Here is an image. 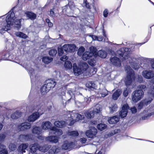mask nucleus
<instances>
[{"label":"nucleus","mask_w":154,"mask_h":154,"mask_svg":"<svg viewBox=\"0 0 154 154\" xmlns=\"http://www.w3.org/2000/svg\"><path fill=\"white\" fill-rule=\"evenodd\" d=\"M122 91L120 89H118L113 94L112 98L114 100H116L120 94H121Z\"/></svg>","instance_id":"24"},{"label":"nucleus","mask_w":154,"mask_h":154,"mask_svg":"<svg viewBox=\"0 0 154 154\" xmlns=\"http://www.w3.org/2000/svg\"><path fill=\"white\" fill-rule=\"evenodd\" d=\"M99 93L101 95V96H99V97H104L108 95V91L106 89H103L101 90H100L99 91Z\"/></svg>","instance_id":"34"},{"label":"nucleus","mask_w":154,"mask_h":154,"mask_svg":"<svg viewBox=\"0 0 154 154\" xmlns=\"http://www.w3.org/2000/svg\"><path fill=\"white\" fill-rule=\"evenodd\" d=\"M3 147V149L0 150V154H8V151L4 146H1Z\"/></svg>","instance_id":"49"},{"label":"nucleus","mask_w":154,"mask_h":154,"mask_svg":"<svg viewBox=\"0 0 154 154\" xmlns=\"http://www.w3.org/2000/svg\"><path fill=\"white\" fill-rule=\"evenodd\" d=\"M58 137L55 136H50L47 137L45 138L46 140L55 143L58 142Z\"/></svg>","instance_id":"19"},{"label":"nucleus","mask_w":154,"mask_h":154,"mask_svg":"<svg viewBox=\"0 0 154 154\" xmlns=\"http://www.w3.org/2000/svg\"><path fill=\"white\" fill-rule=\"evenodd\" d=\"M97 133V129L93 127L90 130H88L86 132V135L88 138H93L95 137Z\"/></svg>","instance_id":"8"},{"label":"nucleus","mask_w":154,"mask_h":154,"mask_svg":"<svg viewBox=\"0 0 154 154\" xmlns=\"http://www.w3.org/2000/svg\"><path fill=\"white\" fill-rule=\"evenodd\" d=\"M28 145L25 143H23L19 146L18 147L19 151L21 153H23L25 152V149L27 148Z\"/></svg>","instance_id":"22"},{"label":"nucleus","mask_w":154,"mask_h":154,"mask_svg":"<svg viewBox=\"0 0 154 154\" xmlns=\"http://www.w3.org/2000/svg\"><path fill=\"white\" fill-rule=\"evenodd\" d=\"M118 108L117 106L115 103H112L111 104L110 106L109 107L110 109V112L112 113L113 112L116 111Z\"/></svg>","instance_id":"37"},{"label":"nucleus","mask_w":154,"mask_h":154,"mask_svg":"<svg viewBox=\"0 0 154 154\" xmlns=\"http://www.w3.org/2000/svg\"><path fill=\"white\" fill-rule=\"evenodd\" d=\"M102 108L101 105L99 104L96 105L94 109L92 110L94 112V114H96L99 112L101 110Z\"/></svg>","instance_id":"33"},{"label":"nucleus","mask_w":154,"mask_h":154,"mask_svg":"<svg viewBox=\"0 0 154 154\" xmlns=\"http://www.w3.org/2000/svg\"><path fill=\"white\" fill-rule=\"evenodd\" d=\"M76 46L73 44H65L63 46V49L66 52H72L75 48Z\"/></svg>","instance_id":"7"},{"label":"nucleus","mask_w":154,"mask_h":154,"mask_svg":"<svg viewBox=\"0 0 154 154\" xmlns=\"http://www.w3.org/2000/svg\"><path fill=\"white\" fill-rule=\"evenodd\" d=\"M74 143L72 142L69 143L67 141H65L62 146V148L64 150L72 148L73 147Z\"/></svg>","instance_id":"15"},{"label":"nucleus","mask_w":154,"mask_h":154,"mask_svg":"<svg viewBox=\"0 0 154 154\" xmlns=\"http://www.w3.org/2000/svg\"><path fill=\"white\" fill-rule=\"evenodd\" d=\"M21 116V113L17 112L14 113L11 115V118L13 119H15Z\"/></svg>","instance_id":"46"},{"label":"nucleus","mask_w":154,"mask_h":154,"mask_svg":"<svg viewBox=\"0 0 154 154\" xmlns=\"http://www.w3.org/2000/svg\"><path fill=\"white\" fill-rule=\"evenodd\" d=\"M50 15L51 16H55L54 13L52 10H51L50 11Z\"/></svg>","instance_id":"63"},{"label":"nucleus","mask_w":154,"mask_h":154,"mask_svg":"<svg viewBox=\"0 0 154 154\" xmlns=\"http://www.w3.org/2000/svg\"><path fill=\"white\" fill-rule=\"evenodd\" d=\"M38 146L37 143L34 144L31 146L30 148V150L32 153H34L38 149Z\"/></svg>","instance_id":"35"},{"label":"nucleus","mask_w":154,"mask_h":154,"mask_svg":"<svg viewBox=\"0 0 154 154\" xmlns=\"http://www.w3.org/2000/svg\"><path fill=\"white\" fill-rule=\"evenodd\" d=\"M52 124L51 122L49 121H44L43 122L41 126V129L43 130H47L50 129L51 131Z\"/></svg>","instance_id":"10"},{"label":"nucleus","mask_w":154,"mask_h":154,"mask_svg":"<svg viewBox=\"0 0 154 154\" xmlns=\"http://www.w3.org/2000/svg\"><path fill=\"white\" fill-rule=\"evenodd\" d=\"M138 90L134 91L131 95L132 100L134 103L140 100L143 96L144 91L146 89V86L140 85L137 86Z\"/></svg>","instance_id":"2"},{"label":"nucleus","mask_w":154,"mask_h":154,"mask_svg":"<svg viewBox=\"0 0 154 154\" xmlns=\"http://www.w3.org/2000/svg\"><path fill=\"white\" fill-rule=\"evenodd\" d=\"M66 124V122L62 121H56L54 123L55 126L60 128H62L64 127Z\"/></svg>","instance_id":"20"},{"label":"nucleus","mask_w":154,"mask_h":154,"mask_svg":"<svg viewBox=\"0 0 154 154\" xmlns=\"http://www.w3.org/2000/svg\"><path fill=\"white\" fill-rule=\"evenodd\" d=\"M131 110L132 112V113H135L137 111V110L136 107H133L131 109Z\"/></svg>","instance_id":"58"},{"label":"nucleus","mask_w":154,"mask_h":154,"mask_svg":"<svg viewBox=\"0 0 154 154\" xmlns=\"http://www.w3.org/2000/svg\"><path fill=\"white\" fill-rule=\"evenodd\" d=\"M16 19L14 13L9 12L7 14L6 18V22L2 23L0 26V33H4L5 31L10 29L14 23V26L20 28L21 26L20 19Z\"/></svg>","instance_id":"1"},{"label":"nucleus","mask_w":154,"mask_h":154,"mask_svg":"<svg viewBox=\"0 0 154 154\" xmlns=\"http://www.w3.org/2000/svg\"><path fill=\"white\" fill-rule=\"evenodd\" d=\"M96 56H93L91 57L92 58L90 60L88 61L89 64L91 66H94L95 65L96 63Z\"/></svg>","instance_id":"43"},{"label":"nucleus","mask_w":154,"mask_h":154,"mask_svg":"<svg viewBox=\"0 0 154 154\" xmlns=\"http://www.w3.org/2000/svg\"><path fill=\"white\" fill-rule=\"evenodd\" d=\"M144 116L142 117V119H146L152 115H154V107H149L143 111Z\"/></svg>","instance_id":"6"},{"label":"nucleus","mask_w":154,"mask_h":154,"mask_svg":"<svg viewBox=\"0 0 154 154\" xmlns=\"http://www.w3.org/2000/svg\"><path fill=\"white\" fill-rule=\"evenodd\" d=\"M152 100V98H149L148 99H146L143 100L139 104L138 109H141L142 108L144 104L147 105L150 103Z\"/></svg>","instance_id":"17"},{"label":"nucleus","mask_w":154,"mask_h":154,"mask_svg":"<svg viewBox=\"0 0 154 154\" xmlns=\"http://www.w3.org/2000/svg\"><path fill=\"white\" fill-rule=\"evenodd\" d=\"M41 91L42 94L44 95L48 92L50 90L48 89L45 84L43 85L40 89Z\"/></svg>","instance_id":"40"},{"label":"nucleus","mask_w":154,"mask_h":154,"mask_svg":"<svg viewBox=\"0 0 154 154\" xmlns=\"http://www.w3.org/2000/svg\"><path fill=\"white\" fill-rule=\"evenodd\" d=\"M110 62L113 65L117 67H120L121 65L120 60L116 57L110 58Z\"/></svg>","instance_id":"13"},{"label":"nucleus","mask_w":154,"mask_h":154,"mask_svg":"<svg viewBox=\"0 0 154 154\" xmlns=\"http://www.w3.org/2000/svg\"><path fill=\"white\" fill-rule=\"evenodd\" d=\"M91 37L93 40H97V36L95 35H92L91 36Z\"/></svg>","instance_id":"64"},{"label":"nucleus","mask_w":154,"mask_h":154,"mask_svg":"<svg viewBox=\"0 0 154 154\" xmlns=\"http://www.w3.org/2000/svg\"><path fill=\"white\" fill-rule=\"evenodd\" d=\"M85 114V116L88 119H91L94 117V113L92 110L88 111L86 112Z\"/></svg>","instance_id":"29"},{"label":"nucleus","mask_w":154,"mask_h":154,"mask_svg":"<svg viewBox=\"0 0 154 154\" xmlns=\"http://www.w3.org/2000/svg\"><path fill=\"white\" fill-rule=\"evenodd\" d=\"M63 47L62 48H58V53L59 56H61L63 53Z\"/></svg>","instance_id":"55"},{"label":"nucleus","mask_w":154,"mask_h":154,"mask_svg":"<svg viewBox=\"0 0 154 154\" xmlns=\"http://www.w3.org/2000/svg\"><path fill=\"white\" fill-rule=\"evenodd\" d=\"M92 57V53L88 51H86L83 54L82 57L84 60H86Z\"/></svg>","instance_id":"23"},{"label":"nucleus","mask_w":154,"mask_h":154,"mask_svg":"<svg viewBox=\"0 0 154 154\" xmlns=\"http://www.w3.org/2000/svg\"><path fill=\"white\" fill-rule=\"evenodd\" d=\"M9 149L11 151H14L16 149V145L14 144H10L9 146Z\"/></svg>","instance_id":"51"},{"label":"nucleus","mask_w":154,"mask_h":154,"mask_svg":"<svg viewBox=\"0 0 154 154\" xmlns=\"http://www.w3.org/2000/svg\"><path fill=\"white\" fill-rule=\"evenodd\" d=\"M142 75L145 78L149 79L154 76V73L150 71L145 70L142 72Z\"/></svg>","instance_id":"14"},{"label":"nucleus","mask_w":154,"mask_h":154,"mask_svg":"<svg viewBox=\"0 0 154 154\" xmlns=\"http://www.w3.org/2000/svg\"><path fill=\"white\" fill-rule=\"evenodd\" d=\"M64 66L66 70L71 69L72 64L71 62L69 61H66L64 63Z\"/></svg>","instance_id":"36"},{"label":"nucleus","mask_w":154,"mask_h":154,"mask_svg":"<svg viewBox=\"0 0 154 154\" xmlns=\"http://www.w3.org/2000/svg\"><path fill=\"white\" fill-rule=\"evenodd\" d=\"M75 91L74 89L71 88H69L68 90L67 93L70 95L72 96L74 94V93Z\"/></svg>","instance_id":"53"},{"label":"nucleus","mask_w":154,"mask_h":154,"mask_svg":"<svg viewBox=\"0 0 154 154\" xmlns=\"http://www.w3.org/2000/svg\"><path fill=\"white\" fill-rule=\"evenodd\" d=\"M88 65L86 63H82L79 66L77 67L76 63L73 64V72L75 75L78 76L86 71L88 68Z\"/></svg>","instance_id":"5"},{"label":"nucleus","mask_w":154,"mask_h":154,"mask_svg":"<svg viewBox=\"0 0 154 154\" xmlns=\"http://www.w3.org/2000/svg\"><path fill=\"white\" fill-rule=\"evenodd\" d=\"M52 58L50 57H43L42 60V61L45 63H48L51 62L53 60Z\"/></svg>","instance_id":"39"},{"label":"nucleus","mask_w":154,"mask_h":154,"mask_svg":"<svg viewBox=\"0 0 154 154\" xmlns=\"http://www.w3.org/2000/svg\"><path fill=\"white\" fill-rule=\"evenodd\" d=\"M51 132L50 133H53V134L59 136L61 135L63 132L61 130L56 128L55 127H52L51 128Z\"/></svg>","instance_id":"18"},{"label":"nucleus","mask_w":154,"mask_h":154,"mask_svg":"<svg viewBox=\"0 0 154 154\" xmlns=\"http://www.w3.org/2000/svg\"><path fill=\"white\" fill-rule=\"evenodd\" d=\"M119 120V118L116 116L111 117L108 120V122L110 124H113L117 123Z\"/></svg>","instance_id":"25"},{"label":"nucleus","mask_w":154,"mask_h":154,"mask_svg":"<svg viewBox=\"0 0 154 154\" xmlns=\"http://www.w3.org/2000/svg\"><path fill=\"white\" fill-rule=\"evenodd\" d=\"M106 125L103 124H100L97 125V128L100 131H103L105 129L106 127Z\"/></svg>","instance_id":"45"},{"label":"nucleus","mask_w":154,"mask_h":154,"mask_svg":"<svg viewBox=\"0 0 154 154\" xmlns=\"http://www.w3.org/2000/svg\"><path fill=\"white\" fill-rule=\"evenodd\" d=\"M5 137V136L4 134H0V139L1 140H4Z\"/></svg>","instance_id":"61"},{"label":"nucleus","mask_w":154,"mask_h":154,"mask_svg":"<svg viewBox=\"0 0 154 154\" xmlns=\"http://www.w3.org/2000/svg\"><path fill=\"white\" fill-rule=\"evenodd\" d=\"M129 107L127 104L124 105L122 108V110L120 112L119 115L122 118L125 117L128 113V110Z\"/></svg>","instance_id":"12"},{"label":"nucleus","mask_w":154,"mask_h":154,"mask_svg":"<svg viewBox=\"0 0 154 154\" xmlns=\"http://www.w3.org/2000/svg\"><path fill=\"white\" fill-rule=\"evenodd\" d=\"M80 141L82 143H85L87 141V139L85 138H83L80 139Z\"/></svg>","instance_id":"62"},{"label":"nucleus","mask_w":154,"mask_h":154,"mask_svg":"<svg viewBox=\"0 0 154 154\" xmlns=\"http://www.w3.org/2000/svg\"><path fill=\"white\" fill-rule=\"evenodd\" d=\"M67 116L69 118L68 120L70 121L69 124L70 125L73 124L76 121L75 119L76 118L77 113L72 112L68 114Z\"/></svg>","instance_id":"9"},{"label":"nucleus","mask_w":154,"mask_h":154,"mask_svg":"<svg viewBox=\"0 0 154 154\" xmlns=\"http://www.w3.org/2000/svg\"><path fill=\"white\" fill-rule=\"evenodd\" d=\"M29 73L30 74V77L31 80L33 79V76H34V70L32 68L29 70Z\"/></svg>","instance_id":"52"},{"label":"nucleus","mask_w":154,"mask_h":154,"mask_svg":"<svg viewBox=\"0 0 154 154\" xmlns=\"http://www.w3.org/2000/svg\"><path fill=\"white\" fill-rule=\"evenodd\" d=\"M56 85V83L55 80L51 79L47 80L46 84H45L48 89L49 90L51 88H53Z\"/></svg>","instance_id":"16"},{"label":"nucleus","mask_w":154,"mask_h":154,"mask_svg":"<svg viewBox=\"0 0 154 154\" xmlns=\"http://www.w3.org/2000/svg\"><path fill=\"white\" fill-rule=\"evenodd\" d=\"M29 138V135H21L19 137V139L20 141H25L28 140Z\"/></svg>","instance_id":"31"},{"label":"nucleus","mask_w":154,"mask_h":154,"mask_svg":"<svg viewBox=\"0 0 154 154\" xmlns=\"http://www.w3.org/2000/svg\"><path fill=\"white\" fill-rule=\"evenodd\" d=\"M67 57L66 55H64L61 57L60 60L62 61H64L67 60Z\"/></svg>","instance_id":"60"},{"label":"nucleus","mask_w":154,"mask_h":154,"mask_svg":"<svg viewBox=\"0 0 154 154\" xmlns=\"http://www.w3.org/2000/svg\"><path fill=\"white\" fill-rule=\"evenodd\" d=\"M125 69L127 74L125 79V84L126 85H129L131 84L133 81L135 80L134 74V71L130 66H126L125 67Z\"/></svg>","instance_id":"4"},{"label":"nucleus","mask_w":154,"mask_h":154,"mask_svg":"<svg viewBox=\"0 0 154 154\" xmlns=\"http://www.w3.org/2000/svg\"><path fill=\"white\" fill-rule=\"evenodd\" d=\"M57 53V51L54 49L50 50L49 52V54L52 56H55Z\"/></svg>","instance_id":"48"},{"label":"nucleus","mask_w":154,"mask_h":154,"mask_svg":"<svg viewBox=\"0 0 154 154\" xmlns=\"http://www.w3.org/2000/svg\"><path fill=\"white\" fill-rule=\"evenodd\" d=\"M108 13V10L107 9L104 10L103 13V15L105 17H107Z\"/></svg>","instance_id":"57"},{"label":"nucleus","mask_w":154,"mask_h":154,"mask_svg":"<svg viewBox=\"0 0 154 154\" xmlns=\"http://www.w3.org/2000/svg\"><path fill=\"white\" fill-rule=\"evenodd\" d=\"M67 135L72 137L77 136L79 135V133L76 131H69L68 132Z\"/></svg>","instance_id":"44"},{"label":"nucleus","mask_w":154,"mask_h":154,"mask_svg":"<svg viewBox=\"0 0 154 154\" xmlns=\"http://www.w3.org/2000/svg\"><path fill=\"white\" fill-rule=\"evenodd\" d=\"M85 51V48L83 47H81L78 51V54L79 56H81Z\"/></svg>","instance_id":"47"},{"label":"nucleus","mask_w":154,"mask_h":154,"mask_svg":"<svg viewBox=\"0 0 154 154\" xmlns=\"http://www.w3.org/2000/svg\"><path fill=\"white\" fill-rule=\"evenodd\" d=\"M60 151V149L57 146H53L49 150V154H55Z\"/></svg>","instance_id":"28"},{"label":"nucleus","mask_w":154,"mask_h":154,"mask_svg":"<svg viewBox=\"0 0 154 154\" xmlns=\"http://www.w3.org/2000/svg\"><path fill=\"white\" fill-rule=\"evenodd\" d=\"M90 52L92 54L93 56H97V50L96 48L94 47H91L90 48Z\"/></svg>","instance_id":"38"},{"label":"nucleus","mask_w":154,"mask_h":154,"mask_svg":"<svg viewBox=\"0 0 154 154\" xmlns=\"http://www.w3.org/2000/svg\"><path fill=\"white\" fill-rule=\"evenodd\" d=\"M15 35L17 36L23 38H26L27 37V35L25 34L20 32H17L15 33Z\"/></svg>","instance_id":"41"},{"label":"nucleus","mask_w":154,"mask_h":154,"mask_svg":"<svg viewBox=\"0 0 154 154\" xmlns=\"http://www.w3.org/2000/svg\"><path fill=\"white\" fill-rule=\"evenodd\" d=\"M31 127L30 123L28 122H24L18 125V129L20 131H24L26 129H29Z\"/></svg>","instance_id":"11"},{"label":"nucleus","mask_w":154,"mask_h":154,"mask_svg":"<svg viewBox=\"0 0 154 154\" xmlns=\"http://www.w3.org/2000/svg\"><path fill=\"white\" fill-rule=\"evenodd\" d=\"M79 119H82L84 118V116L83 115H81L80 114H77V113L76 118Z\"/></svg>","instance_id":"56"},{"label":"nucleus","mask_w":154,"mask_h":154,"mask_svg":"<svg viewBox=\"0 0 154 154\" xmlns=\"http://www.w3.org/2000/svg\"><path fill=\"white\" fill-rule=\"evenodd\" d=\"M86 86L91 90L96 89L97 87L96 85L94 82L92 81H89L87 82L86 84Z\"/></svg>","instance_id":"21"},{"label":"nucleus","mask_w":154,"mask_h":154,"mask_svg":"<svg viewBox=\"0 0 154 154\" xmlns=\"http://www.w3.org/2000/svg\"><path fill=\"white\" fill-rule=\"evenodd\" d=\"M131 63V65L132 67L135 69H137L139 68V66L137 63H132L130 62Z\"/></svg>","instance_id":"50"},{"label":"nucleus","mask_w":154,"mask_h":154,"mask_svg":"<svg viewBox=\"0 0 154 154\" xmlns=\"http://www.w3.org/2000/svg\"><path fill=\"white\" fill-rule=\"evenodd\" d=\"M102 108L101 105L99 104L96 105L94 109L92 110L94 112V114H96L99 112L101 110Z\"/></svg>","instance_id":"32"},{"label":"nucleus","mask_w":154,"mask_h":154,"mask_svg":"<svg viewBox=\"0 0 154 154\" xmlns=\"http://www.w3.org/2000/svg\"><path fill=\"white\" fill-rule=\"evenodd\" d=\"M50 147L48 145H46L43 146H40L38 148L39 150L41 152H45L49 149Z\"/></svg>","instance_id":"30"},{"label":"nucleus","mask_w":154,"mask_h":154,"mask_svg":"<svg viewBox=\"0 0 154 154\" xmlns=\"http://www.w3.org/2000/svg\"><path fill=\"white\" fill-rule=\"evenodd\" d=\"M25 14L27 17L31 20H33L35 19L36 15L34 13L30 11H27L25 13Z\"/></svg>","instance_id":"26"},{"label":"nucleus","mask_w":154,"mask_h":154,"mask_svg":"<svg viewBox=\"0 0 154 154\" xmlns=\"http://www.w3.org/2000/svg\"><path fill=\"white\" fill-rule=\"evenodd\" d=\"M32 132L34 134L39 135L42 133V129L39 127L36 126L33 128Z\"/></svg>","instance_id":"27"},{"label":"nucleus","mask_w":154,"mask_h":154,"mask_svg":"<svg viewBox=\"0 0 154 154\" xmlns=\"http://www.w3.org/2000/svg\"><path fill=\"white\" fill-rule=\"evenodd\" d=\"M97 56L102 58H105L106 56V54L104 51L100 50L97 52Z\"/></svg>","instance_id":"42"},{"label":"nucleus","mask_w":154,"mask_h":154,"mask_svg":"<svg viewBox=\"0 0 154 154\" xmlns=\"http://www.w3.org/2000/svg\"><path fill=\"white\" fill-rule=\"evenodd\" d=\"M131 91H129L128 89L127 88H126L125 90H124L123 92V95L125 97H127L128 93H129Z\"/></svg>","instance_id":"54"},{"label":"nucleus","mask_w":154,"mask_h":154,"mask_svg":"<svg viewBox=\"0 0 154 154\" xmlns=\"http://www.w3.org/2000/svg\"><path fill=\"white\" fill-rule=\"evenodd\" d=\"M36 109L37 112L33 113L32 115L29 117L28 120L30 122H33L37 119L44 113L45 111V107L43 105V103H37Z\"/></svg>","instance_id":"3"},{"label":"nucleus","mask_w":154,"mask_h":154,"mask_svg":"<svg viewBox=\"0 0 154 154\" xmlns=\"http://www.w3.org/2000/svg\"><path fill=\"white\" fill-rule=\"evenodd\" d=\"M137 81L139 82H141L143 81V78L140 75H138L137 80Z\"/></svg>","instance_id":"59"}]
</instances>
